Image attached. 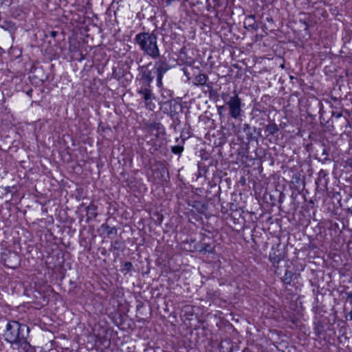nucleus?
<instances>
[{
    "instance_id": "f257e3e1",
    "label": "nucleus",
    "mask_w": 352,
    "mask_h": 352,
    "mask_svg": "<svg viewBox=\"0 0 352 352\" xmlns=\"http://www.w3.org/2000/svg\"><path fill=\"white\" fill-rule=\"evenodd\" d=\"M29 332L30 329L27 325L12 321L7 324L3 336L8 342L19 344L27 342Z\"/></svg>"
},
{
    "instance_id": "f03ea898",
    "label": "nucleus",
    "mask_w": 352,
    "mask_h": 352,
    "mask_svg": "<svg viewBox=\"0 0 352 352\" xmlns=\"http://www.w3.org/2000/svg\"><path fill=\"white\" fill-rule=\"evenodd\" d=\"M134 40L146 55L154 59L160 56V50L157 44V36L154 34L141 32L135 36Z\"/></svg>"
},
{
    "instance_id": "7ed1b4c3",
    "label": "nucleus",
    "mask_w": 352,
    "mask_h": 352,
    "mask_svg": "<svg viewBox=\"0 0 352 352\" xmlns=\"http://www.w3.org/2000/svg\"><path fill=\"white\" fill-rule=\"evenodd\" d=\"M226 105L228 107L229 115L231 118L238 119L241 116L242 100L236 91L233 92V96L229 98Z\"/></svg>"
},
{
    "instance_id": "20e7f679",
    "label": "nucleus",
    "mask_w": 352,
    "mask_h": 352,
    "mask_svg": "<svg viewBox=\"0 0 352 352\" xmlns=\"http://www.w3.org/2000/svg\"><path fill=\"white\" fill-rule=\"evenodd\" d=\"M170 68L166 59H160L154 64V72L157 76V84L159 87L162 86L164 74Z\"/></svg>"
},
{
    "instance_id": "39448f33",
    "label": "nucleus",
    "mask_w": 352,
    "mask_h": 352,
    "mask_svg": "<svg viewBox=\"0 0 352 352\" xmlns=\"http://www.w3.org/2000/svg\"><path fill=\"white\" fill-rule=\"evenodd\" d=\"M139 80L142 87H151L153 80V72L148 69V65H143L139 68Z\"/></svg>"
},
{
    "instance_id": "423d86ee",
    "label": "nucleus",
    "mask_w": 352,
    "mask_h": 352,
    "mask_svg": "<svg viewBox=\"0 0 352 352\" xmlns=\"http://www.w3.org/2000/svg\"><path fill=\"white\" fill-rule=\"evenodd\" d=\"M138 93L140 94L146 101L151 100L152 98V93L150 87L142 86V88L138 91Z\"/></svg>"
},
{
    "instance_id": "0eeeda50",
    "label": "nucleus",
    "mask_w": 352,
    "mask_h": 352,
    "mask_svg": "<svg viewBox=\"0 0 352 352\" xmlns=\"http://www.w3.org/2000/svg\"><path fill=\"white\" fill-rule=\"evenodd\" d=\"M208 80V76L206 74H199L197 76H195L193 84L196 86H200V85H206V81Z\"/></svg>"
},
{
    "instance_id": "6e6552de",
    "label": "nucleus",
    "mask_w": 352,
    "mask_h": 352,
    "mask_svg": "<svg viewBox=\"0 0 352 352\" xmlns=\"http://www.w3.org/2000/svg\"><path fill=\"white\" fill-rule=\"evenodd\" d=\"M294 276V272L291 270H286L284 276L281 278L283 283L285 285H290Z\"/></svg>"
},
{
    "instance_id": "1a4fd4ad",
    "label": "nucleus",
    "mask_w": 352,
    "mask_h": 352,
    "mask_svg": "<svg viewBox=\"0 0 352 352\" xmlns=\"http://www.w3.org/2000/svg\"><path fill=\"white\" fill-rule=\"evenodd\" d=\"M231 349V344L228 340L222 341L219 344V352H230Z\"/></svg>"
},
{
    "instance_id": "9d476101",
    "label": "nucleus",
    "mask_w": 352,
    "mask_h": 352,
    "mask_svg": "<svg viewBox=\"0 0 352 352\" xmlns=\"http://www.w3.org/2000/svg\"><path fill=\"white\" fill-rule=\"evenodd\" d=\"M282 258L281 253L278 250L271 253L270 255V259L274 265L279 263Z\"/></svg>"
},
{
    "instance_id": "9b49d317",
    "label": "nucleus",
    "mask_w": 352,
    "mask_h": 352,
    "mask_svg": "<svg viewBox=\"0 0 352 352\" xmlns=\"http://www.w3.org/2000/svg\"><path fill=\"white\" fill-rule=\"evenodd\" d=\"M148 130L153 133L154 131H157V133H155V135H157L159 133L164 132V128L162 125L160 123H153L151 124L148 126Z\"/></svg>"
},
{
    "instance_id": "f8f14e48",
    "label": "nucleus",
    "mask_w": 352,
    "mask_h": 352,
    "mask_svg": "<svg viewBox=\"0 0 352 352\" xmlns=\"http://www.w3.org/2000/svg\"><path fill=\"white\" fill-rule=\"evenodd\" d=\"M278 130L279 128L278 125L274 122L270 123L266 126V131H268L271 135H274V133H277Z\"/></svg>"
},
{
    "instance_id": "ddd939ff",
    "label": "nucleus",
    "mask_w": 352,
    "mask_h": 352,
    "mask_svg": "<svg viewBox=\"0 0 352 352\" xmlns=\"http://www.w3.org/2000/svg\"><path fill=\"white\" fill-rule=\"evenodd\" d=\"M171 150L173 153L180 154L183 151V147L181 146H174Z\"/></svg>"
},
{
    "instance_id": "4468645a",
    "label": "nucleus",
    "mask_w": 352,
    "mask_h": 352,
    "mask_svg": "<svg viewBox=\"0 0 352 352\" xmlns=\"http://www.w3.org/2000/svg\"><path fill=\"white\" fill-rule=\"evenodd\" d=\"M113 248L115 250H121L123 248V243L120 241H115Z\"/></svg>"
},
{
    "instance_id": "2eb2a0df",
    "label": "nucleus",
    "mask_w": 352,
    "mask_h": 352,
    "mask_svg": "<svg viewBox=\"0 0 352 352\" xmlns=\"http://www.w3.org/2000/svg\"><path fill=\"white\" fill-rule=\"evenodd\" d=\"M225 109H226V106H224V105L219 106V107H217L218 114L219 115L220 117H222L223 116V111Z\"/></svg>"
},
{
    "instance_id": "dca6fc26",
    "label": "nucleus",
    "mask_w": 352,
    "mask_h": 352,
    "mask_svg": "<svg viewBox=\"0 0 352 352\" xmlns=\"http://www.w3.org/2000/svg\"><path fill=\"white\" fill-rule=\"evenodd\" d=\"M221 96V98L223 100V101L226 103L229 100V98H230L228 94H226V93H222Z\"/></svg>"
},
{
    "instance_id": "f3484780",
    "label": "nucleus",
    "mask_w": 352,
    "mask_h": 352,
    "mask_svg": "<svg viewBox=\"0 0 352 352\" xmlns=\"http://www.w3.org/2000/svg\"><path fill=\"white\" fill-rule=\"evenodd\" d=\"M206 87L208 89V91H209V94H210V96L214 94L215 91L212 89V87L210 85H206Z\"/></svg>"
},
{
    "instance_id": "a211bd4d",
    "label": "nucleus",
    "mask_w": 352,
    "mask_h": 352,
    "mask_svg": "<svg viewBox=\"0 0 352 352\" xmlns=\"http://www.w3.org/2000/svg\"><path fill=\"white\" fill-rule=\"evenodd\" d=\"M124 267H125V270L126 271H130L131 269L132 268L133 265H132V264L131 263L129 262V263H126L124 264Z\"/></svg>"
},
{
    "instance_id": "6ab92c4d",
    "label": "nucleus",
    "mask_w": 352,
    "mask_h": 352,
    "mask_svg": "<svg viewBox=\"0 0 352 352\" xmlns=\"http://www.w3.org/2000/svg\"><path fill=\"white\" fill-rule=\"evenodd\" d=\"M347 245H348V250H349L350 254H352V240L349 241Z\"/></svg>"
},
{
    "instance_id": "aec40b11",
    "label": "nucleus",
    "mask_w": 352,
    "mask_h": 352,
    "mask_svg": "<svg viewBox=\"0 0 352 352\" xmlns=\"http://www.w3.org/2000/svg\"><path fill=\"white\" fill-rule=\"evenodd\" d=\"M347 299L350 300V303H352V292L346 293Z\"/></svg>"
},
{
    "instance_id": "412c9836",
    "label": "nucleus",
    "mask_w": 352,
    "mask_h": 352,
    "mask_svg": "<svg viewBox=\"0 0 352 352\" xmlns=\"http://www.w3.org/2000/svg\"><path fill=\"white\" fill-rule=\"evenodd\" d=\"M112 75L113 76L114 78H119L120 77V76L118 74H117V73H116V69H113Z\"/></svg>"
},
{
    "instance_id": "4be33fe9",
    "label": "nucleus",
    "mask_w": 352,
    "mask_h": 352,
    "mask_svg": "<svg viewBox=\"0 0 352 352\" xmlns=\"http://www.w3.org/2000/svg\"><path fill=\"white\" fill-rule=\"evenodd\" d=\"M250 129V124H244V129H244V131H245L246 130H248V129Z\"/></svg>"
},
{
    "instance_id": "5701e85b",
    "label": "nucleus",
    "mask_w": 352,
    "mask_h": 352,
    "mask_svg": "<svg viewBox=\"0 0 352 352\" xmlns=\"http://www.w3.org/2000/svg\"><path fill=\"white\" fill-rule=\"evenodd\" d=\"M349 316L350 317V319L352 320V309L350 311V312L349 313Z\"/></svg>"
},
{
    "instance_id": "b1692460",
    "label": "nucleus",
    "mask_w": 352,
    "mask_h": 352,
    "mask_svg": "<svg viewBox=\"0 0 352 352\" xmlns=\"http://www.w3.org/2000/svg\"><path fill=\"white\" fill-rule=\"evenodd\" d=\"M342 116V113H338V115L336 116V118H340Z\"/></svg>"
},
{
    "instance_id": "393cba45",
    "label": "nucleus",
    "mask_w": 352,
    "mask_h": 352,
    "mask_svg": "<svg viewBox=\"0 0 352 352\" xmlns=\"http://www.w3.org/2000/svg\"><path fill=\"white\" fill-rule=\"evenodd\" d=\"M349 211L350 212V213L352 215V207L351 208L349 209Z\"/></svg>"
},
{
    "instance_id": "a878e982",
    "label": "nucleus",
    "mask_w": 352,
    "mask_h": 352,
    "mask_svg": "<svg viewBox=\"0 0 352 352\" xmlns=\"http://www.w3.org/2000/svg\"><path fill=\"white\" fill-rule=\"evenodd\" d=\"M14 256L16 257V258H18V256L16 254H14Z\"/></svg>"
},
{
    "instance_id": "bb28decb",
    "label": "nucleus",
    "mask_w": 352,
    "mask_h": 352,
    "mask_svg": "<svg viewBox=\"0 0 352 352\" xmlns=\"http://www.w3.org/2000/svg\"><path fill=\"white\" fill-rule=\"evenodd\" d=\"M119 294H120L121 295H123V293L122 292H119Z\"/></svg>"
},
{
    "instance_id": "cd10ccee",
    "label": "nucleus",
    "mask_w": 352,
    "mask_h": 352,
    "mask_svg": "<svg viewBox=\"0 0 352 352\" xmlns=\"http://www.w3.org/2000/svg\"><path fill=\"white\" fill-rule=\"evenodd\" d=\"M207 249H208V247H206V249H205V251H208Z\"/></svg>"
},
{
    "instance_id": "c85d7f7f",
    "label": "nucleus",
    "mask_w": 352,
    "mask_h": 352,
    "mask_svg": "<svg viewBox=\"0 0 352 352\" xmlns=\"http://www.w3.org/2000/svg\"><path fill=\"white\" fill-rule=\"evenodd\" d=\"M207 249H208V247H206V249H205V251H208Z\"/></svg>"
},
{
    "instance_id": "c756f323",
    "label": "nucleus",
    "mask_w": 352,
    "mask_h": 352,
    "mask_svg": "<svg viewBox=\"0 0 352 352\" xmlns=\"http://www.w3.org/2000/svg\"><path fill=\"white\" fill-rule=\"evenodd\" d=\"M110 10V7L107 9V11L108 12Z\"/></svg>"
}]
</instances>
